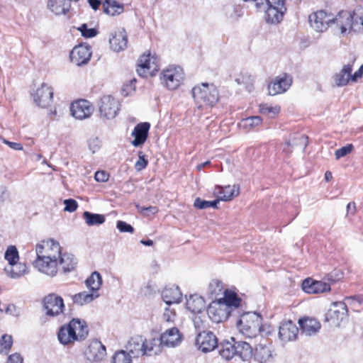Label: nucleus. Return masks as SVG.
I'll return each mask as SVG.
<instances>
[{
  "label": "nucleus",
  "instance_id": "nucleus-18",
  "mask_svg": "<svg viewBox=\"0 0 363 363\" xmlns=\"http://www.w3.org/2000/svg\"><path fill=\"white\" fill-rule=\"evenodd\" d=\"M109 44L114 52L124 50L128 45V35L124 29H118L111 33Z\"/></svg>",
  "mask_w": 363,
  "mask_h": 363
},
{
  "label": "nucleus",
  "instance_id": "nucleus-30",
  "mask_svg": "<svg viewBox=\"0 0 363 363\" xmlns=\"http://www.w3.org/2000/svg\"><path fill=\"white\" fill-rule=\"evenodd\" d=\"M186 306L191 313L198 314L203 313L206 307L204 299L198 295L190 296L186 300Z\"/></svg>",
  "mask_w": 363,
  "mask_h": 363
},
{
  "label": "nucleus",
  "instance_id": "nucleus-31",
  "mask_svg": "<svg viewBox=\"0 0 363 363\" xmlns=\"http://www.w3.org/2000/svg\"><path fill=\"white\" fill-rule=\"evenodd\" d=\"M77 265V261L74 255L61 252L60 257L58 258V267L60 266L64 273L73 271Z\"/></svg>",
  "mask_w": 363,
  "mask_h": 363
},
{
  "label": "nucleus",
  "instance_id": "nucleus-46",
  "mask_svg": "<svg viewBox=\"0 0 363 363\" xmlns=\"http://www.w3.org/2000/svg\"><path fill=\"white\" fill-rule=\"evenodd\" d=\"M307 140L308 138L306 135H302L298 138H295L293 140L292 143H291V141H286L283 145V151L285 152L286 154L291 152V150L290 147L292 145H303L305 147L307 145Z\"/></svg>",
  "mask_w": 363,
  "mask_h": 363
},
{
  "label": "nucleus",
  "instance_id": "nucleus-15",
  "mask_svg": "<svg viewBox=\"0 0 363 363\" xmlns=\"http://www.w3.org/2000/svg\"><path fill=\"white\" fill-rule=\"evenodd\" d=\"M70 111L75 118L83 120L92 114L94 108L89 101L81 99L72 104Z\"/></svg>",
  "mask_w": 363,
  "mask_h": 363
},
{
  "label": "nucleus",
  "instance_id": "nucleus-29",
  "mask_svg": "<svg viewBox=\"0 0 363 363\" xmlns=\"http://www.w3.org/2000/svg\"><path fill=\"white\" fill-rule=\"evenodd\" d=\"M352 65L347 64L343 66L342 69L333 76V80L337 86H346L350 80L352 81Z\"/></svg>",
  "mask_w": 363,
  "mask_h": 363
},
{
  "label": "nucleus",
  "instance_id": "nucleus-58",
  "mask_svg": "<svg viewBox=\"0 0 363 363\" xmlns=\"http://www.w3.org/2000/svg\"><path fill=\"white\" fill-rule=\"evenodd\" d=\"M23 357L20 354L14 353L9 357L6 363H23Z\"/></svg>",
  "mask_w": 363,
  "mask_h": 363
},
{
  "label": "nucleus",
  "instance_id": "nucleus-1",
  "mask_svg": "<svg viewBox=\"0 0 363 363\" xmlns=\"http://www.w3.org/2000/svg\"><path fill=\"white\" fill-rule=\"evenodd\" d=\"M242 299L237 294L230 290H225L224 296L212 302L207 309L208 318L213 323H221L230 315L240 316L242 309Z\"/></svg>",
  "mask_w": 363,
  "mask_h": 363
},
{
  "label": "nucleus",
  "instance_id": "nucleus-14",
  "mask_svg": "<svg viewBox=\"0 0 363 363\" xmlns=\"http://www.w3.org/2000/svg\"><path fill=\"white\" fill-rule=\"evenodd\" d=\"M33 266L39 272L50 276L55 277L58 272V260L37 257L33 262Z\"/></svg>",
  "mask_w": 363,
  "mask_h": 363
},
{
  "label": "nucleus",
  "instance_id": "nucleus-50",
  "mask_svg": "<svg viewBox=\"0 0 363 363\" xmlns=\"http://www.w3.org/2000/svg\"><path fill=\"white\" fill-rule=\"evenodd\" d=\"M78 30L81 32L82 35L85 38H93L98 33V31L96 28H89L86 23H84L79 26Z\"/></svg>",
  "mask_w": 363,
  "mask_h": 363
},
{
  "label": "nucleus",
  "instance_id": "nucleus-49",
  "mask_svg": "<svg viewBox=\"0 0 363 363\" xmlns=\"http://www.w3.org/2000/svg\"><path fill=\"white\" fill-rule=\"evenodd\" d=\"M195 316L193 318V322L195 328L198 330V332H202L203 330H205L206 328V317L204 314H198L196 313Z\"/></svg>",
  "mask_w": 363,
  "mask_h": 363
},
{
  "label": "nucleus",
  "instance_id": "nucleus-5",
  "mask_svg": "<svg viewBox=\"0 0 363 363\" xmlns=\"http://www.w3.org/2000/svg\"><path fill=\"white\" fill-rule=\"evenodd\" d=\"M262 317L256 313H245L237 322L239 331L247 337H256L262 333Z\"/></svg>",
  "mask_w": 363,
  "mask_h": 363
},
{
  "label": "nucleus",
  "instance_id": "nucleus-7",
  "mask_svg": "<svg viewBox=\"0 0 363 363\" xmlns=\"http://www.w3.org/2000/svg\"><path fill=\"white\" fill-rule=\"evenodd\" d=\"M184 74L180 67L169 66L162 72V83L169 89H177L184 79Z\"/></svg>",
  "mask_w": 363,
  "mask_h": 363
},
{
  "label": "nucleus",
  "instance_id": "nucleus-22",
  "mask_svg": "<svg viewBox=\"0 0 363 363\" xmlns=\"http://www.w3.org/2000/svg\"><path fill=\"white\" fill-rule=\"evenodd\" d=\"M291 82V78L286 74L277 77L268 85L269 94L272 96H274L284 93L289 88Z\"/></svg>",
  "mask_w": 363,
  "mask_h": 363
},
{
  "label": "nucleus",
  "instance_id": "nucleus-55",
  "mask_svg": "<svg viewBox=\"0 0 363 363\" xmlns=\"http://www.w3.org/2000/svg\"><path fill=\"white\" fill-rule=\"evenodd\" d=\"M63 203L65 204L64 210L65 211L72 213L75 211L78 207L77 202L72 199H65Z\"/></svg>",
  "mask_w": 363,
  "mask_h": 363
},
{
  "label": "nucleus",
  "instance_id": "nucleus-19",
  "mask_svg": "<svg viewBox=\"0 0 363 363\" xmlns=\"http://www.w3.org/2000/svg\"><path fill=\"white\" fill-rule=\"evenodd\" d=\"M298 333V328L291 320L281 323L279 328V337L283 342H287L296 340Z\"/></svg>",
  "mask_w": 363,
  "mask_h": 363
},
{
  "label": "nucleus",
  "instance_id": "nucleus-25",
  "mask_svg": "<svg viewBox=\"0 0 363 363\" xmlns=\"http://www.w3.org/2000/svg\"><path fill=\"white\" fill-rule=\"evenodd\" d=\"M302 287L304 291L308 294L323 293L330 290L328 284L320 281H313L311 279H305L303 281Z\"/></svg>",
  "mask_w": 363,
  "mask_h": 363
},
{
  "label": "nucleus",
  "instance_id": "nucleus-2",
  "mask_svg": "<svg viewBox=\"0 0 363 363\" xmlns=\"http://www.w3.org/2000/svg\"><path fill=\"white\" fill-rule=\"evenodd\" d=\"M88 327L84 321L72 319L69 324L62 325L57 333L60 342L64 345L84 340L88 335Z\"/></svg>",
  "mask_w": 363,
  "mask_h": 363
},
{
  "label": "nucleus",
  "instance_id": "nucleus-39",
  "mask_svg": "<svg viewBox=\"0 0 363 363\" xmlns=\"http://www.w3.org/2000/svg\"><path fill=\"white\" fill-rule=\"evenodd\" d=\"M262 123V118L260 116H250L241 120L239 125L241 128L247 131L252 130L259 126Z\"/></svg>",
  "mask_w": 363,
  "mask_h": 363
},
{
  "label": "nucleus",
  "instance_id": "nucleus-3",
  "mask_svg": "<svg viewBox=\"0 0 363 363\" xmlns=\"http://www.w3.org/2000/svg\"><path fill=\"white\" fill-rule=\"evenodd\" d=\"M340 28L341 33L347 31H357L363 27V7L357 8L353 13L347 11H341L332 21Z\"/></svg>",
  "mask_w": 363,
  "mask_h": 363
},
{
  "label": "nucleus",
  "instance_id": "nucleus-11",
  "mask_svg": "<svg viewBox=\"0 0 363 363\" xmlns=\"http://www.w3.org/2000/svg\"><path fill=\"white\" fill-rule=\"evenodd\" d=\"M43 306L46 315L52 317L61 314L65 308L62 298L55 294H50L44 298Z\"/></svg>",
  "mask_w": 363,
  "mask_h": 363
},
{
  "label": "nucleus",
  "instance_id": "nucleus-44",
  "mask_svg": "<svg viewBox=\"0 0 363 363\" xmlns=\"http://www.w3.org/2000/svg\"><path fill=\"white\" fill-rule=\"evenodd\" d=\"M132 357L126 350L116 352L112 357V363H132Z\"/></svg>",
  "mask_w": 363,
  "mask_h": 363
},
{
  "label": "nucleus",
  "instance_id": "nucleus-34",
  "mask_svg": "<svg viewBox=\"0 0 363 363\" xmlns=\"http://www.w3.org/2000/svg\"><path fill=\"white\" fill-rule=\"evenodd\" d=\"M69 0H48V8L56 15L65 14L70 9Z\"/></svg>",
  "mask_w": 363,
  "mask_h": 363
},
{
  "label": "nucleus",
  "instance_id": "nucleus-37",
  "mask_svg": "<svg viewBox=\"0 0 363 363\" xmlns=\"http://www.w3.org/2000/svg\"><path fill=\"white\" fill-rule=\"evenodd\" d=\"M270 347L259 344L255 348V358L260 363H267L272 359Z\"/></svg>",
  "mask_w": 363,
  "mask_h": 363
},
{
  "label": "nucleus",
  "instance_id": "nucleus-42",
  "mask_svg": "<svg viewBox=\"0 0 363 363\" xmlns=\"http://www.w3.org/2000/svg\"><path fill=\"white\" fill-rule=\"evenodd\" d=\"M27 267L22 263H17L13 266H10L9 268H6L5 270L7 274L13 279H17L23 275L26 272Z\"/></svg>",
  "mask_w": 363,
  "mask_h": 363
},
{
  "label": "nucleus",
  "instance_id": "nucleus-13",
  "mask_svg": "<svg viewBox=\"0 0 363 363\" xmlns=\"http://www.w3.org/2000/svg\"><path fill=\"white\" fill-rule=\"evenodd\" d=\"M159 67L156 63V59L150 57V55H143L138 60L137 72L142 77H147L155 74Z\"/></svg>",
  "mask_w": 363,
  "mask_h": 363
},
{
  "label": "nucleus",
  "instance_id": "nucleus-41",
  "mask_svg": "<svg viewBox=\"0 0 363 363\" xmlns=\"http://www.w3.org/2000/svg\"><path fill=\"white\" fill-rule=\"evenodd\" d=\"M82 217L89 226L99 225L105 222V216L102 214L84 211Z\"/></svg>",
  "mask_w": 363,
  "mask_h": 363
},
{
  "label": "nucleus",
  "instance_id": "nucleus-26",
  "mask_svg": "<svg viewBox=\"0 0 363 363\" xmlns=\"http://www.w3.org/2000/svg\"><path fill=\"white\" fill-rule=\"evenodd\" d=\"M143 342L144 355L152 356L161 353L163 345L160 337H152L150 339H145L143 337Z\"/></svg>",
  "mask_w": 363,
  "mask_h": 363
},
{
  "label": "nucleus",
  "instance_id": "nucleus-59",
  "mask_svg": "<svg viewBox=\"0 0 363 363\" xmlns=\"http://www.w3.org/2000/svg\"><path fill=\"white\" fill-rule=\"evenodd\" d=\"M9 194L4 186H0V205H1L8 198Z\"/></svg>",
  "mask_w": 363,
  "mask_h": 363
},
{
  "label": "nucleus",
  "instance_id": "nucleus-51",
  "mask_svg": "<svg viewBox=\"0 0 363 363\" xmlns=\"http://www.w3.org/2000/svg\"><path fill=\"white\" fill-rule=\"evenodd\" d=\"M176 318V313L174 308H165L162 315V319L167 323H173Z\"/></svg>",
  "mask_w": 363,
  "mask_h": 363
},
{
  "label": "nucleus",
  "instance_id": "nucleus-32",
  "mask_svg": "<svg viewBox=\"0 0 363 363\" xmlns=\"http://www.w3.org/2000/svg\"><path fill=\"white\" fill-rule=\"evenodd\" d=\"M231 339L235 343L236 356L240 357V359L244 361L248 360L252 357V347L248 342L245 341H235L234 337H232Z\"/></svg>",
  "mask_w": 363,
  "mask_h": 363
},
{
  "label": "nucleus",
  "instance_id": "nucleus-20",
  "mask_svg": "<svg viewBox=\"0 0 363 363\" xmlns=\"http://www.w3.org/2000/svg\"><path fill=\"white\" fill-rule=\"evenodd\" d=\"M160 339L163 346L174 347L181 343L182 335L177 328L173 327L162 333Z\"/></svg>",
  "mask_w": 363,
  "mask_h": 363
},
{
  "label": "nucleus",
  "instance_id": "nucleus-61",
  "mask_svg": "<svg viewBox=\"0 0 363 363\" xmlns=\"http://www.w3.org/2000/svg\"><path fill=\"white\" fill-rule=\"evenodd\" d=\"M363 74V65L359 68L357 71H356L353 74H352V82H357L358 78H360Z\"/></svg>",
  "mask_w": 363,
  "mask_h": 363
},
{
  "label": "nucleus",
  "instance_id": "nucleus-64",
  "mask_svg": "<svg viewBox=\"0 0 363 363\" xmlns=\"http://www.w3.org/2000/svg\"><path fill=\"white\" fill-rule=\"evenodd\" d=\"M145 208L146 207H143L140 205H136V208L140 213H143L144 216H148L149 213L145 212Z\"/></svg>",
  "mask_w": 363,
  "mask_h": 363
},
{
  "label": "nucleus",
  "instance_id": "nucleus-56",
  "mask_svg": "<svg viewBox=\"0 0 363 363\" xmlns=\"http://www.w3.org/2000/svg\"><path fill=\"white\" fill-rule=\"evenodd\" d=\"M117 228L121 233H133L134 232V228L132 225L127 223L125 221L119 220L117 222L116 225Z\"/></svg>",
  "mask_w": 363,
  "mask_h": 363
},
{
  "label": "nucleus",
  "instance_id": "nucleus-17",
  "mask_svg": "<svg viewBox=\"0 0 363 363\" xmlns=\"http://www.w3.org/2000/svg\"><path fill=\"white\" fill-rule=\"evenodd\" d=\"M34 101L38 106L45 108L50 106L52 101L53 91L48 84L43 83L38 88L34 96Z\"/></svg>",
  "mask_w": 363,
  "mask_h": 363
},
{
  "label": "nucleus",
  "instance_id": "nucleus-63",
  "mask_svg": "<svg viewBox=\"0 0 363 363\" xmlns=\"http://www.w3.org/2000/svg\"><path fill=\"white\" fill-rule=\"evenodd\" d=\"M158 211V209L156 206H149L145 208V212L149 213L150 215L155 214Z\"/></svg>",
  "mask_w": 363,
  "mask_h": 363
},
{
  "label": "nucleus",
  "instance_id": "nucleus-62",
  "mask_svg": "<svg viewBox=\"0 0 363 363\" xmlns=\"http://www.w3.org/2000/svg\"><path fill=\"white\" fill-rule=\"evenodd\" d=\"M88 2L91 7L94 10L98 9L99 5L101 4V1L99 0H88Z\"/></svg>",
  "mask_w": 363,
  "mask_h": 363
},
{
  "label": "nucleus",
  "instance_id": "nucleus-38",
  "mask_svg": "<svg viewBox=\"0 0 363 363\" xmlns=\"http://www.w3.org/2000/svg\"><path fill=\"white\" fill-rule=\"evenodd\" d=\"M86 286L91 291V293H98L102 285V278L97 272H94L86 280Z\"/></svg>",
  "mask_w": 363,
  "mask_h": 363
},
{
  "label": "nucleus",
  "instance_id": "nucleus-36",
  "mask_svg": "<svg viewBox=\"0 0 363 363\" xmlns=\"http://www.w3.org/2000/svg\"><path fill=\"white\" fill-rule=\"evenodd\" d=\"M220 355L226 360L231 359L236 356V349L234 342H223L218 346Z\"/></svg>",
  "mask_w": 363,
  "mask_h": 363
},
{
  "label": "nucleus",
  "instance_id": "nucleus-16",
  "mask_svg": "<svg viewBox=\"0 0 363 363\" xmlns=\"http://www.w3.org/2000/svg\"><path fill=\"white\" fill-rule=\"evenodd\" d=\"M91 56V49L88 45L75 46L70 52V60L77 66L86 65Z\"/></svg>",
  "mask_w": 363,
  "mask_h": 363
},
{
  "label": "nucleus",
  "instance_id": "nucleus-33",
  "mask_svg": "<svg viewBox=\"0 0 363 363\" xmlns=\"http://www.w3.org/2000/svg\"><path fill=\"white\" fill-rule=\"evenodd\" d=\"M216 193L218 194V199L228 201L238 196L240 193V186L238 185L225 186V187L218 186Z\"/></svg>",
  "mask_w": 363,
  "mask_h": 363
},
{
  "label": "nucleus",
  "instance_id": "nucleus-40",
  "mask_svg": "<svg viewBox=\"0 0 363 363\" xmlns=\"http://www.w3.org/2000/svg\"><path fill=\"white\" fill-rule=\"evenodd\" d=\"M103 6L104 11L111 16L119 15L124 11L123 5L116 1L106 0Z\"/></svg>",
  "mask_w": 363,
  "mask_h": 363
},
{
  "label": "nucleus",
  "instance_id": "nucleus-54",
  "mask_svg": "<svg viewBox=\"0 0 363 363\" xmlns=\"http://www.w3.org/2000/svg\"><path fill=\"white\" fill-rule=\"evenodd\" d=\"M101 141L97 137L91 138L88 141L89 150L92 153L97 152L101 147Z\"/></svg>",
  "mask_w": 363,
  "mask_h": 363
},
{
  "label": "nucleus",
  "instance_id": "nucleus-52",
  "mask_svg": "<svg viewBox=\"0 0 363 363\" xmlns=\"http://www.w3.org/2000/svg\"><path fill=\"white\" fill-rule=\"evenodd\" d=\"M352 149L353 145L352 144H350L337 150L335 152L336 160H339L340 158L345 157L347 154L350 153Z\"/></svg>",
  "mask_w": 363,
  "mask_h": 363
},
{
  "label": "nucleus",
  "instance_id": "nucleus-8",
  "mask_svg": "<svg viewBox=\"0 0 363 363\" xmlns=\"http://www.w3.org/2000/svg\"><path fill=\"white\" fill-rule=\"evenodd\" d=\"M62 252L60 243L54 239L43 240L36 245L35 253L37 257L57 259Z\"/></svg>",
  "mask_w": 363,
  "mask_h": 363
},
{
  "label": "nucleus",
  "instance_id": "nucleus-43",
  "mask_svg": "<svg viewBox=\"0 0 363 363\" xmlns=\"http://www.w3.org/2000/svg\"><path fill=\"white\" fill-rule=\"evenodd\" d=\"M280 106L277 105L271 106L267 104H262L259 105V112L269 118H274L277 116L280 112Z\"/></svg>",
  "mask_w": 363,
  "mask_h": 363
},
{
  "label": "nucleus",
  "instance_id": "nucleus-24",
  "mask_svg": "<svg viewBox=\"0 0 363 363\" xmlns=\"http://www.w3.org/2000/svg\"><path fill=\"white\" fill-rule=\"evenodd\" d=\"M150 128V125L147 122L136 125L132 133V136L134 137V140L131 143L133 146L140 147L145 143L148 135Z\"/></svg>",
  "mask_w": 363,
  "mask_h": 363
},
{
  "label": "nucleus",
  "instance_id": "nucleus-21",
  "mask_svg": "<svg viewBox=\"0 0 363 363\" xmlns=\"http://www.w3.org/2000/svg\"><path fill=\"white\" fill-rule=\"evenodd\" d=\"M86 356L89 361L100 362L106 356V347L100 341H92L86 350Z\"/></svg>",
  "mask_w": 363,
  "mask_h": 363
},
{
  "label": "nucleus",
  "instance_id": "nucleus-10",
  "mask_svg": "<svg viewBox=\"0 0 363 363\" xmlns=\"http://www.w3.org/2000/svg\"><path fill=\"white\" fill-rule=\"evenodd\" d=\"M119 104L111 95H105L101 97L99 104L100 116L106 119H113L118 114Z\"/></svg>",
  "mask_w": 363,
  "mask_h": 363
},
{
  "label": "nucleus",
  "instance_id": "nucleus-60",
  "mask_svg": "<svg viewBox=\"0 0 363 363\" xmlns=\"http://www.w3.org/2000/svg\"><path fill=\"white\" fill-rule=\"evenodd\" d=\"M4 143L7 144L11 148L16 150H23V146L21 143L9 142L6 140H4Z\"/></svg>",
  "mask_w": 363,
  "mask_h": 363
},
{
  "label": "nucleus",
  "instance_id": "nucleus-12",
  "mask_svg": "<svg viewBox=\"0 0 363 363\" xmlns=\"http://www.w3.org/2000/svg\"><path fill=\"white\" fill-rule=\"evenodd\" d=\"M196 345L200 350L205 353L213 351L218 346L216 335L212 332L206 330L198 333Z\"/></svg>",
  "mask_w": 363,
  "mask_h": 363
},
{
  "label": "nucleus",
  "instance_id": "nucleus-9",
  "mask_svg": "<svg viewBox=\"0 0 363 363\" xmlns=\"http://www.w3.org/2000/svg\"><path fill=\"white\" fill-rule=\"evenodd\" d=\"M333 15L327 13L325 11L320 10L309 15L308 21L311 26L317 32H324L333 23Z\"/></svg>",
  "mask_w": 363,
  "mask_h": 363
},
{
  "label": "nucleus",
  "instance_id": "nucleus-27",
  "mask_svg": "<svg viewBox=\"0 0 363 363\" xmlns=\"http://www.w3.org/2000/svg\"><path fill=\"white\" fill-rule=\"evenodd\" d=\"M182 294L178 286L166 287L162 292V298L168 306L179 303L182 300Z\"/></svg>",
  "mask_w": 363,
  "mask_h": 363
},
{
  "label": "nucleus",
  "instance_id": "nucleus-47",
  "mask_svg": "<svg viewBox=\"0 0 363 363\" xmlns=\"http://www.w3.org/2000/svg\"><path fill=\"white\" fill-rule=\"evenodd\" d=\"M13 345L11 335L5 334L0 339V353L7 354Z\"/></svg>",
  "mask_w": 363,
  "mask_h": 363
},
{
  "label": "nucleus",
  "instance_id": "nucleus-23",
  "mask_svg": "<svg viewBox=\"0 0 363 363\" xmlns=\"http://www.w3.org/2000/svg\"><path fill=\"white\" fill-rule=\"evenodd\" d=\"M143 337L135 335L130 338L125 345V350L133 358L144 356L143 354Z\"/></svg>",
  "mask_w": 363,
  "mask_h": 363
},
{
  "label": "nucleus",
  "instance_id": "nucleus-53",
  "mask_svg": "<svg viewBox=\"0 0 363 363\" xmlns=\"http://www.w3.org/2000/svg\"><path fill=\"white\" fill-rule=\"evenodd\" d=\"M138 157V160L135 162V167L137 171H141L147 167L148 161L145 159V156L142 152H139Z\"/></svg>",
  "mask_w": 363,
  "mask_h": 363
},
{
  "label": "nucleus",
  "instance_id": "nucleus-35",
  "mask_svg": "<svg viewBox=\"0 0 363 363\" xmlns=\"http://www.w3.org/2000/svg\"><path fill=\"white\" fill-rule=\"evenodd\" d=\"M99 296V293L82 291L71 296V298L74 304L78 306H84L85 304L91 303Z\"/></svg>",
  "mask_w": 363,
  "mask_h": 363
},
{
  "label": "nucleus",
  "instance_id": "nucleus-45",
  "mask_svg": "<svg viewBox=\"0 0 363 363\" xmlns=\"http://www.w3.org/2000/svg\"><path fill=\"white\" fill-rule=\"evenodd\" d=\"M4 258L8 261L10 266L15 265L19 259L17 248L13 245L9 246L4 254Z\"/></svg>",
  "mask_w": 363,
  "mask_h": 363
},
{
  "label": "nucleus",
  "instance_id": "nucleus-48",
  "mask_svg": "<svg viewBox=\"0 0 363 363\" xmlns=\"http://www.w3.org/2000/svg\"><path fill=\"white\" fill-rule=\"evenodd\" d=\"M219 199L208 201L196 198L194 201V206L199 209H206L208 208H217Z\"/></svg>",
  "mask_w": 363,
  "mask_h": 363
},
{
  "label": "nucleus",
  "instance_id": "nucleus-6",
  "mask_svg": "<svg viewBox=\"0 0 363 363\" xmlns=\"http://www.w3.org/2000/svg\"><path fill=\"white\" fill-rule=\"evenodd\" d=\"M262 9L265 10V18L269 23H278L286 11L285 0H266V5Z\"/></svg>",
  "mask_w": 363,
  "mask_h": 363
},
{
  "label": "nucleus",
  "instance_id": "nucleus-57",
  "mask_svg": "<svg viewBox=\"0 0 363 363\" xmlns=\"http://www.w3.org/2000/svg\"><path fill=\"white\" fill-rule=\"evenodd\" d=\"M109 174L105 171H97L95 173L94 179L98 182H105L108 181Z\"/></svg>",
  "mask_w": 363,
  "mask_h": 363
},
{
  "label": "nucleus",
  "instance_id": "nucleus-4",
  "mask_svg": "<svg viewBox=\"0 0 363 363\" xmlns=\"http://www.w3.org/2000/svg\"><path fill=\"white\" fill-rule=\"evenodd\" d=\"M192 96L199 108L212 107L218 101V91L212 84L201 83L195 86L192 90Z\"/></svg>",
  "mask_w": 363,
  "mask_h": 363
},
{
  "label": "nucleus",
  "instance_id": "nucleus-28",
  "mask_svg": "<svg viewBox=\"0 0 363 363\" xmlns=\"http://www.w3.org/2000/svg\"><path fill=\"white\" fill-rule=\"evenodd\" d=\"M298 323L302 332L309 336L318 333L321 327L320 322L313 318L299 319Z\"/></svg>",
  "mask_w": 363,
  "mask_h": 363
}]
</instances>
